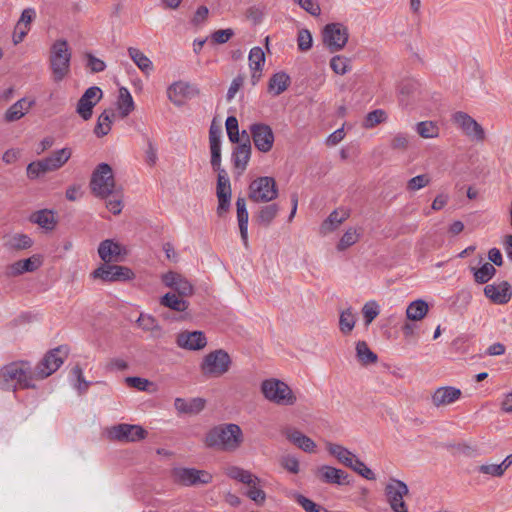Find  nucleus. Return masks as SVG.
<instances>
[{"mask_svg": "<svg viewBox=\"0 0 512 512\" xmlns=\"http://www.w3.org/2000/svg\"><path fill=\"white\" fill-rule=\"evenodd\" d=\"M244 441V434L239 425L234 423L220 424L210 429L205 436V445L209 448L235 452Z\"/></svg>", "mask_w": 512, "mask_h": 512, "instance_id": "f257e3e1", "label": "nucleus"}, {"mask_svg": "<svg viewBox=\"0 0 512 512\" xmlns=\"http://www.w3.org/2000/svg\"><path fill=\"white\" fill-rule=\"evenodd\" d=\"M35 379L29 362L18 361L3 366L0 369V389L16 391L17 388H34Z\"/></svg>", "mask_w": 512, "mask_h": 512, "instance_id": "f03ea898", "label": "nucleus"}, {"mask_svg": "<svg viewBox=\"0 0 512 512\" xmlns=\"http://www.w3.org/2000/svg\"><path fill=\"white\" fill-rule=\"evenodd\" d=\"M89 186L93 195L101 199L120 196L122 188L116 185L112 168L107 163H101L95 168Z\"/></svg>", "mask_w": 512, "mask_h": 512, "instance_id": "7ed1b4c3", "label": "nucleus"}, {"mask_svg": "<svg viewBox=\"0 0 512 512\" xmlns=\"http://www.w3.org/2000/svg\"><path fill=\"white\" fill-rule=\"evenodd\" d=\"M71 52L68 43L64 39L56 40L52 47L49 57L50 68L52 70L53 80L62 81L70 71Z\"/></svg>", "mask_w": 512, "mask_h": 512, "instance_id": "20e7f679", "label": "nucleus"}, {"mask_svg": "<svg viewBox=\"0 0 512 512\" xmlns=\"http://www.w3.org/2000/svg\"><path fill=\"white\" fill-rule=\"evenodd\" d=\"M261 392L265 399L280 406H292L297 401L292 389L276 378L264 380L261 383Z\"/></svg>", "mask_w": 512, "mask_h": 512, "instance_id": "39448f33", "label": "nucleus"}, {"mask_svg": "<svg viewBox=\"0 0 512 512\" xmlns=\"http://www.w3.org/2000/svg\"><path fill=\"white\" fill-rule=\"evenodd\" d=\"M232 365L227 351L217 349L206 354L200 363V372L206 378H218L226 374Z\"/></svg>", "mask_w": 512, "mask_h": 512, "instance_id": "423d86ee", "label": "nucleus"}, {"mask_svg": "<svg viewBox=\"0 0 512 512\" xmlns=\"http://www.w3.org/2000/svg\"><path fill=\"white\" fill-rule=\"evenodd\" d=\"M277 196V184L273 177H258L249 185V199L255 203H266L274 200Z\"/></svg>", "mask_w": 512, "mask_h": 512, "instance_id": "0eeeda50", "label": "nucleus"}, {"mask_svg": "<svg viewBox=\"0 0 512 512\" xmlns=\"http://www.w3.org/2000/svg\"><path fill=\"white\" fill-rule=\"evenodd\" d=\"M67 354L68 350L64 346L47 352L33 371L35 379H44L54 373L63 364Z\"/></svg>", "mask_w": 512, "mask_h": 512, "instance_id": "6e6552de", "label": "nucleus"}, {"mask_svg": "<svg viewBox=\"0 0 512 512\" xmlns=\"http://www.w3.org/2000/svg\"><path fill=\"white\" fill-rule=\"evenodd\" d=\"M172 477L176 483L184 486L204 485L212 481V475L209 472L196 468H174Z\"/></svg>", "mask_w": 512, "mask_h": 512, "instance_id": "1a4fd4ad", "label": "nucleus"}, {"mask_svg": "<svg viewBox=\"0 0 512 512\" xmlns=\"http://www.w3.org/2000/svg\"><path fill=\"white\" fill-rule=\"evenodd\" d=\"M348 37V29L341 23H330L323 29V42L331 52L343 49L348 41Z\"/></svg>", "mask_w": 512, "mask_h": 512, "instance_id": "9d476101", "label": "nucleus"}, {"mask_svg": "<svg viewBox=\"0 0 512 512\" xmlns=\"http://www.w3.org/2000/svg\"><path fill=\"white\" fill-rule=\"evenodd\" d=\"M250 135L254 146L262 153L269 152L274 144V133L272 128L264 123H254L250 125Z\"/></svg>", "mask_w": 512, "mask_h": 512, "instance_id": "9b49d317", "label": "nucleus"}, {"mask_svg": "<svg viewBox=\"0 0 512 512\" xmlns=\"http://www.w3.org/2000/svg\"><path fill=\"white\" fill-rule=\"evenodd\" d=\"M92 277L108 282L127 281L134 277L133 271L125 266L101 265L92 272Z\"/></svg>", "mask_w": 512, "mask_h": 512, "instance_id": "f8f14e48", "label": "nucleus"}, {"mask_svg": "<svg viewBox=\"0 0 512 512\" xmlns=\"http://www.w3.org/2000/svg\"><path fill=\"white\" fill-rule=\"evenodd\" d=\"M199 89L188 82L176 81L167 89V97L175 106H182L186 99L198 96Z\"/></svg>", "mask_w": 512, "mask_h": 512, "instance_id": "ddd939ff", "label": "nucleus"}, {"mask_svg": "<svg viewBox=\"0 0 512 512\" xmlns=\"http://www.w3.org/2000/svg\"><path fill=\"white\" fill-rule=\"evenodd\" d=\"M453 121L462 129L463 133L472 140L484 141L485 131L483 127L470 115L458 111L453 115Z\"/></svg>", "mask_w": 512, "mask_h": 512, "instance_id": "4468645a", "label": "nucleus"}, {"mask_svg": "<svg viewBox=\"0 0 512 512\" xmlns=\"http://www.w3.org/2000/svg\"><path fill=\"white\" fill-rule=\"evenodd\" d=\"M484 295L494 304L503 305L512 298V286L507 281L498 284H487L484 287Z\"/></svg>", "mask_w": 512, "mask_h": 512, "instance_id": "2eb2a0df", "label": "nucleus"}, {"mask_svg": "<svg viewBox=\"0 0 512 512\" xmlns=\"http://www.w3.org/2000/svg\"><path fill=\"white\" fill-rule=\"evenodd\" d=\"M315 476L325 484L348 485L349 475L338 468L322 465L315 470Z\"/></svg>", "mask_w": 512, "mask_h": 512, "instance_id": "dca6fc26", "label": "nucleus"}, {"mask_svg": "<svg viewBox=\"0 0 512 512\" xmlns=\"http://www.w3.org/2000/svg\"><path fill=\"white\" fill-rule=\"evenodd\" d=\"M162 282L173 289L180 297H189L194 293L193 285L177 272L169 271L164 274Z\"/></svg>", "mask_w": 512, "mask_h": 512, "instance_id": "f3484780", "label": "nucleus"}, {"mask_svg": "<svg viewBox=\"0 0 512 512\" xmlns=\"http://www.w3.org/2000/svg\"><path fill=\"white\" fill-rule=\"evenodd\" d=\"M176 344L180 348L197 351L207 345V338L202 331H182L176 337Z\"/></svg>", "mask_w": 512, "mask_h": 512, "instance_id": "a211bd4d", "label": "nucleus"}, {"mask_svg": "<svg viewBox=\"0 0 512 512\" xmlns=\"http://www.w3.org/2000/svg\"><path fill=\"white\" fill-rule=\"evenodd\" d=\"M461 396L462 392L460 389L453 386H443L433 392L431 402L433 406L439 408L455 403Z\"/></svg>", "mask_w": 512, "mask_h": 512, "instance_id": "6ab92c4d", "label": "nucleus"}, {"mask_svg": "<svg viewBox=\"0 0 512 512\" xmlns=\"http://www.w3.org/2000/svg\"><path fill=\"white\" fill-rule=\"evenodd\" d=\"M242 137L245 140L234 148L232 152V161L236 168L244 171L248 165L251 157L252 147L250 143V136L246 131L242 132Z\"/></svg>", "mask_w": 512, "mask_h": 512, "instance_id": "aec40b11", "label": "nucleus"}, {"mask_svg": "<svg viewBox=\"0 0 512 512\" xmlns=\"http://www.w3.org/2000/svg\"><path fill=\"white\" fill-rule=\"evenodd\" d=\"M146 436L147 431L139 425L119 424L114 427V437L119 441L136 442Z\"/></svg>", "mask_w": 512, "mask_h": 512, "instance_id": "412c9836", "label": "nucleus"}, {"mask_svg": "<svg viewBox=\"0 0 512 512\" xmlns=\"http://www.w3.org/2000/svg\"><path fill=\"white\" fill-rule=\"evenodd\" d=\"M285 437L297 446L299 449H302L304 452L313 453L315 452L316 444L315 442L304 435L302 432L295 428L288 427L283 431Z\"/></svg>", "mask_w": 512, "mask_h": 512, "instance_id": "4be33fe9", "label": "nucleus"}, {"mask_svg": "<svg viewBox=\"0 0 512 512\" xmlns=\"http://www.w3.org/2000/svg\"><path fill=\"white\" fill-rule=\"evenodd\" d=\"M408 493L409 488L406 483L395 478H391L385 487V496L389 506L404 500V496L408 495Z\"/></svg>", "mask_w": 512, "mask_h": 512, "instance_id": "5701e85b", "label": "nucleus"}, {"mask_svg": "<svg viewBox=\"0 0 512 512\" xmlns=\"http://www.w3.org/2000/svg\"><path fill=\"white\" fill-rule=\"evenodd\" d=\"M34 105V99L23 97L6 110L4 118L7 122L17 121L24 117Z\"/></svg>", "mask_w": 512, "mask_h": 512, "instance_id": "b1692460", "label": "nucleus"}, {"mask_svg": "<svg viewBox=\"0 0 512 512\" xmlns=\"http://www.w3.org/2000/svg\"><path fill=\"white\" fill-rule=\"evenodd\" d=\"M71 157V151L68 148H63L55 151L50 156L41 159L44 170L46 173L55 171L61 168Z\"/></svg>", "mask_w": 512, "mask_h": 512, "instance_id": "393cba45", "label": "nucleus"}, {"mask_svg": "<svg viewBox=\"0 0 512 512\" xmlns=\"http://www.w3.org/2000/svg\"><path fill=\"white\" fill-rule=\"evenodd\" d=\"M265 62V54L260 47H254L249 53V66L252 70L251 82L255 85L261 78L262 67Z\"/></svg>", "mask_w": 512, "mask_h": 512, "instance_id": "a878e982", "label": "nucleus"}, {"mask_svg": "<svg viewBox=\"0 0 512 512\" xmlns=\"http://www.w3.org/2000/svg\"><path fill=\"white\" fill-rule=\"evenodd\" d=\"M175 409L181 414L196 415L200 413L205 407V400L202 398H192L185 400L183 398H176L174 401Z\"/></svg>", "mask_w": 512, "mask_h": 512, "instance_id": "bb28decb", "label": "nucleus"}, {"mask_svg": "<svg viewBox=\"0 0 512 512\" xmlns=\"http://www.w3.org/2000/svg\"><path fill=\"white\" fill-rule=\"evenodd\" d=\"M40 265V261L37 257L33 256L28 259L19 260L7 267V275L15 277L25 272H33Z\"/></svg>", "mask_w": 512, "mask_h": 512, "instance_id": "cd10ccee", "label": "nucleus"}, {"mask_svg": "<svg viewBox=\"0 0 512 512\" xmlns=\"http://www.w3.org/2000/svg\"><path fill=\"white\" fill-rule=\"evenodd\" d=\"M237 220L240 230L241 239L245 246L248 244V211L246 209V201L239 197L236 201Z\"/></svg>", "mask_w": 512, "mask_h": 512, "instance_id": "c85d7f7f", "label": "nucleus"}, {"mask_svg": "<svg viewBox=\"0 0 512 512\" xmlns=\"http://www.w3.org/2000/svg\"><path fill=\"white\" fill-rule=\"evenodd\" d=\"M349 211L341 209L334 210L330 213L326 220L323 221L320 227V231L323 234L334 231L340 224H342L348 217Z\"/></svg>", "mask_w": 512, "mask_h": 512, "instance_id": "c756f323", "label": "nucleus"}, {"mask_svg": "<svg viewBox=\"0 0 512 512\" xmlns=\"http://www.w3.org/2000/svg\"><path fill=\"white\" fill-rule=\"evenodd\" d=\"M136 324L143 331L150 332L153 338H161L163 336L162 327L159 325L158 321L149 314L141 313L136 320Z\"/></svg>", "mask_w": 512, "mask_h": 512, "instance_id": "7c9ffc66", "label": "nucleus"}, {"mask_svg": "<svg viewBox=\"0 0 512 512\" xmlns=\"http://www.w3.org/2000/svg\"><path fill=\"white\" fill-rule=\"evenodd\" d=\"M326 449L332 456L336 457L337 460L346 467L352 466V460L356 455H354L347 448L339 444L328 442L326 444Z\"/></svg>", "mask_w": 512, "mask_h": 512, "instance_id": "2f4dec72", "label": "nucleus"}, {"mask_svg": "<svg viewBox=\"0 0 512 512\" xmlns=\"http://www.w3.org/2000/svg\"><path fill=\"white\" fill-rule=\"evenodd\" d=\"M420 84L414 79H404L399 85L400 101L406 105L419 92Z\"/></svg>", "mask_w": 512, "mask_h": 512, "instance_id": "473e14b6", "label": "nucleus"}, {"mask_svg": "<svg viewBox=\"0 0 512 512\" xmlns=\"http://www.w3.org/2000/svg\"><path fill=\"white\" fill-rule=\"evenodd\" d=\"M184 297H180L175 293H166L160 299V304L164 307H167L171 310L177 312H183L189 307V302L183 299Z\"/></svg>", "mask_w": 512, "mask_h": 512, "instance_id": "72a5a7b5", "label": "nucleus"}, {"mask_svg": "<svg viewBox=\"0 0 512 512\" xmlns=\"http://www.w3.org/2000/svg\"><path fill=\"white\" fill-rule=\"evenodd\" d=\"M428 311V304L424 300H415L408 305L406 317L411 321H419L427 315Z\"/></svg>", "mask_w": 512, "mask_h": 512, "instance_id": "f704fd0d", "label": "nucleus"}, {"mask_svg": "<svg viewBox=\"0 0 512 512\" xmlns=\"http://www.w3.org/2000/svg\"><path fill=\"white\" fill-rule=\"evenodd\" d=\"M120 253L121 246L109 239L102 241L98 247L99 257L106 263L110 262L113 257L119 256Z\"/></svg>", "mask_w": 512, "mask_h": 512, "instance_id": "c9c22d12", "label": "nucleus"}, {"mask_svg": "<svg viewBox=\"0 0 512 512\" xmlns=\"http://www.w3.org/2000/svg\"><path fill=\"white\" fill-rule=\"evenodd\" d=\"M290 84V77L285 72H278L272 75L269 80L268 89L274 95L283 93Z\"/></svg>", "mask_w": 512, "mask_h": 512, "instance_id": "e433bc0d", "label": "nucleus"}, {"mask_svg": "<svg viewBox=\"0 0 512 512\" xmlns=\"http://www.w3.org/2000/svg\"><path fill=\"white\" fill-rule=\"evenodd\" d=\"M31 221L46 230H52L56 225L54 213L46 209L33 213L31 216Z\"/></svg>", "mask_w": 512, "mask_h": 512, "instance_id": "4c0bfd02", "label": "nucleus"}, {"mask_svg": "<svg viewBox=\"0 0 512 512\" xmlns=\"http://www.w3.org/2000/svg\"><path fill=\"white\" fill-rule=\"evenodd\" d=\"M473 272L474 281L478 284H486L496 274V268L493 264L486 262L480 268H471Z\"/></svg>", "mask_w": 512, "mask_h": 512, "instance_id": "58836bf2", "label": "nucleus"}, {"mask_svg": "<svg viewBox=\"0 0 512 512\" xmlns=\"http://www.w3.org/2000/svg\"><path fill=\"white\" fill-rule=\"evenodd\" d=\"M118 109L122 118L127 117L134 110V101L127 88L119 89Z\"/></svg>", "mask_w": 512, "mask_h": 512, "instance_id": "ea45409f", "label": "nucleus"}, {"mask_svg": "<svg viewBox=\"0 0 512 512\" xmlns=\"http://www.w3.org/2000/svg\"><path fill=\"white\" fill-rule=\"evenodd\" d=\"M113 117V110H105L101 113L94 128V133L97 137H103L110 132Z\"/></svg>", "mask_w": 512, "mask_h": 512, "instance_id": "a19ab883", "label": "nucleus"}, {"mask_svg": "<svg viewBox=\"0 0 512 512\" xmlns=\"http://www.w3.org/2000/svg\"><path fill=\"white\" fill-rule=\"evenodd\" d=\"M356 356L362 365L373 364L378 360L377 355L369 348L365 341H358L356 343Z\"/></svg>", "mask_w": 512, "mask_h": 512, "instance_id": "79ce46f5", "label": "nucleus"}, {"mask_svg": "<svg viewBox=\"0 0 512 512\" xmlns=\"http://www.w3.org/2000/svg\"><path fill=\"white\" fill-rule=\"evenodd\" d=\"M128 55L142 72H149L153 69V64L151 60L146 55H144L139 49L129 47Z\"/></svg>", "mask_w": 512, "mask_h": 512, "instance_id": "37998d69", "label": "nucleus"}, {"mask_svg": "<svg viewBox=\"0 0 512 512\" xmlns=\"http://www.w3.org/2000/svg\"><path fill=\"white\" fill-rule=\"evenodd\" d=\"M279 212V206L275 203L262 206L256 215V221L265 227L269 226Z\"/></svg>", "mask_w": 512, "mask_h": 512, "instance_id": "c03bdc74", "label": "nucleus"}, {"mask_svg": "<svg viewBox=\"0 0 512 512\" xmlns=\"http://www.w3.org/2000/svg\"><path fill=\"white\" fill-rule=\"evenodd\" d=\"M356 324V315L353 313L352 308H347L340 313L339 317V330L343 335H349L354 329Z\"/></svg>", "mask_w": 512, "mask_h": 512, "instance_id": "a18cd8bd", "label": "nucleus"}, {"mask_svg": "<svg viewBox=\"0 0 512 512\" xmlns=\"http://www.w3.org/2000/svg\"><path fill=\"white\" fill-rule=\"evenodd\" d=\"M227 476L237 480L243 484H251L258 481V477L248 470H244L238 466H231L227 469Z\"/></svg>", "mask_w": 512, "mask_h": 512, "instance_id": "49530a36", "label": "nucleus"}, {"mask_svg": "<svg viewBox=\"0 0 512 512\" xmlns=\"http://www.w3.org/2000/svg\"><path fill=\"white\" fill-rule=\"evenodd\" d=\"M416 131L422 138H436L439 135V127L432 121L417 123Z\"/></svg>", "mask_w": 512, "mask_h": 512, "instance_id": "de8ad7c7", "label": "nucleus"}, {"mask_svg": "<svg viewBox=\"0 0 512 512\" xmlns=\"http://www.w3.org/2000/svg\"><path fill=\"white\" fill-rule=\"evenodd\" d=\"M32 240L25 234H15L8 241L7 246L14 250H23L32 246Z\"/></svg>", "mask_w": 512, "mask_h": 512, "instance_id": "09e8293b", "label": "nucleus"}, {"mask_svg": "<svg viewBox=\"0 0 512 512\" xmlns=\"http://www.w3.org/2000/svg\"><path fill=\"white\" fill-rule=\"evenodd\" d=\"M294 499L306 512H330L302 494L295 493Z\"/></svg>", "mask_w": 512, "mask_h": 512, "instance_id": "8fccbe9b", "label": "nucleus"}, {"mask_svg": "<svg viewBox=\"0 0 512 512\" xmlns=\"http://www.w3.org/2000/svg\"><path fill=\"white\" fill-rule=\"evenodd\" d=\"M260 479L258 481L253 482L251 484H246L248 486V490L246 492L247 497H249L252 501H254L257 505H262L266 500V493L264 490L259 488Z\"/></svg>", "mask_w": 512, "mask_h": 512, "instance_id": "3c124183", "label": "nucleus"}, {"mask_svg": "<svg viewBox=\"0 0 512 512\" xmlns=\"http://www.w3.org/2000/svg\"><path fill=\"white\" fill-rule=\"evenodd\" d=\"M330 67L336 74L344 75L351 70L350 59L336 55L330 60Z\"/></svg>", "mask_w": 512, "mask_h": 512, "instance_id": "603ef678", "label": "nucleus"}, {"mask_svg": "<svg viewBox=\"0 0 512 512\" xmlns=\"http://www.w3.org/2000/svg\"><path fill=\"white\" fill-rule=\"evenodd\" d=\"M387 119L386 112L382 109H376L369 112L363 122V126L367 129L384 122Z\"/></svg>", "mask_w": 512, "mask_h": 512, "instance_id": "864d4df0", "label": "nucleus"}, {"mask_svg": "<svg viewBox=\"0 0 512 512\" xmlns=\"http://www.w3.org/2000/svg\"><path fill=\"white\" fill-rule=\"evenodd\" d=\"M359 239V233L354 228H349L341 237L337 248L340 251L347 249L348 247L355 244Z\"/></svg>", "mask_w": 512, "mask_h": 512, "instance_id": "5fc2aeb1", "label": "nucleus"}, {"mask_svg": "<svg viewBox=\"0 0 512 512\" xmlns=\"http://www.w3.org/2000/svg\"><path fill=\"white\" fill-rule=\"evenodd\" d=\"M95 106L96 105H94L92 101L85 100V98L80 97V99L77 102L76 112L83 120L87 121L91 119L93 114V108Z\"/></svg>", "mask_w": 512, "mask_h": 512, "instance_id": "6e6d98bb", "label": "nucleus"}, {"mask_svg": "<svg viewBox=\"0 0 512 512\" xmlns=\"http://www.w3.org/2000/svg\"><path fill=\"white\" fill-rule=\"evenodd\" d=\"M353 471L361 475L367 480H375V474L368 468L357 456L352 460V466H349Z\"/></svg>", "mask_w": 512, "mask_h": 512, "instance_id": "4d7b16f0", "label": "nucleus"}, {"mask_svg": "<svg viewBox=\"0 0 512 512\" xmlns=\"http://www.w3.org/2000/svg\"><path fill=\"white\" fill-rule=\"evenodd\" d=\"M225 125L229 140L232 143H239L240 138L237 118L235 116L227 117Z\"/></svg>", "mask_w": 512, "mask_h": 512, "instance_id": "13d9d810", "label": "nucleus"}, {"mask_svg": "<svg viewBox=\"0 0 512 512\" xmlns=\"http://www.w3.org/2000/svg\"><path fill=\"white\" fill-rule=\"evenodd\" d=\"M313 43L312 35L308 29H301L297 36V45L300 51H308L311 49Z\"/></svg>", "mask_w": 512, "mask_h": 512, "instance_id": "bf43d9fd", "label": "nucleus"}, {"mask_svg": "<svg viewBox=\"0 0 512 512\" xmlns=\"http://www.w3.org/2000/svg\"><path fill=\"white\" fill-rule=\"evenodd\" d=\"M71 373L76 378L77 384H75V387L79 394L85 393L90 386V382L85 380L82 368L79 365H76L72 368Z\"/></svg>", "mask_w": 512, "mask_h": 512, "instance_id": "052dcab7", "label": "nucleus"}, {"mask_svg": "<svg viewBox=\"0 0 512 512\" xmlns=\"http://www.w3.org/2000/svg\"><path fill=\"white\" fill-rule=\"evenodd\" d=\"M362 313L365 324L369 325L379 315V306L375 301L367 302L362 308Z\"/></svg>", "mask_w": 512, "mask_h": 512, "instance_id": "680f3d73", "label": "nucleus"}, {"mask_svg": "<svg viewBox=\"0 0 512 512\" xmlns=\"http://www.w3.org/2000/svg\"><path fill=\"white\" fill-rule=\"evenodd\" d=\"M279 462L283 469L292 474H297L300 471L299 461L293 455H284L280 458Z\"/></svg>", "mask_w": 512, "mask_h": 512, "instance_id": "e2e57ef3", "label": "nucleus"}, {"mask_svg": "<svg viewBox=\"0 0 512 512\" xmlns=\"http://www.w3.org/2000/svg\"><path fill=\"white\" fill-rule=\"evenodd\" d=\"M217 188H216V194L217 196L221 194H231V185L229 177L226 173V171H219L217 173Z\"/></svg>", "mask_w": 512, "mask_h": 512, "instance_id": "0e129e2a", "label": "nucleus"}, {"mask_svg": "<svg viewBox=\"0 0 512 512\" xmlns=\"http://www.w3.org/2000/svg\"><path fill=\"white\" fill-rule=\"evenodd\" d=\"M430 183V178L426 174L417 175L411 178L407 182V190L408 191H417L421 188H424Z\"/></svg>", "mask_w": 512, "mask_h": 512, "instance_id": "69168bd1", "label": "nucleus"}, {"mask_svg": "<svg viewBox=\"0 0 512 512\" xmlns=\"http://www.w3.org/2000/svg\"><path fill=\"white\" fill-rule=\"evenodd\" d=\"M86 66L90 69L91 73H99L106 69V64L103 60L95 57L91 53L86 54Z\"/></svg>", "mask_w": 512, "mask_h": 512, "instance_id": "338daca9", "label": "nucleus"}, {"mask_svg": "<svg viewBox=\"0 0 512 512\" xmlns=\"http://www.w3.org/2000/svg\"><path fill=\"white\" fill-rule=\"evenodd\" d=\"M27 177L31 180L37 179L41 175L46 174L43 164L40 160L33 161L28 164L26 169Z\"/></svg>", "mask_w": 512, "mask_h": 512, "instance_id": "774afa93", "label": "nucleus"}]
</instances>
